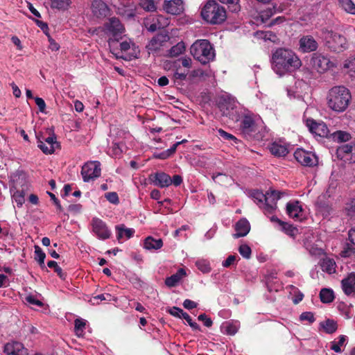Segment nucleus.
<instances>
[{"label": "nucleus", "instance_id": "nucleus-1", "mask_svg": "<svg viewBox=\"0 0 355 355\" xmlns=\"http://www.w3.org/2000/svg\"><path fill=\"white\" fill-rule=\"evenodd\" d=\"M271 66L275 73L283 76L300 69L302 61L291 49L278 48L272 54Z\"/></svg>", "mask_w": 355, "mask_h": 355}, {"label": "nucleus", "instance_id": "nucleus-2", "mask_svg": "<svg viewBox=\"0 0 355 355\" xmlns=\"http://www.w3.org/2000/svg\"><path fill=\"white\" fill-rule=\"evenodd\" d=\"M351 100L349 90L344 86L332 87L328 94V106L336 112H344L349 106Z\"/></svg>", "mask_w": 355, "mask_h": 355}, {"label": "nucleus", "instance_id": "nucleus-3", "mask_svg": "<svg viewBox=\"0 0 355 355\" xmlns=\"http://www.w3.org/2000/svg\"><path fill=\"white\" fill-rule=\"evenodd\" d=\"M202 19L211 24H220L225 21V8L215 0H208L201 9Z\"/></svg>", "mask_w": 355, "mask_h": 355}, {"label": "nucleus", "instance_id": "nucleus-4", "mask_svg": "<svg viewBox=\"0 0 355 355\" xmlns=\"http://www.w3.org/2000/svg\"><path fill=\"white\" fill-rule=\"evenodd\" d=\"M190 53L195 59L205 64L215 58V51L207 40H198L190 48Z\"/></svg>", "mask_w": 355, "mask_h": 355}, {"label": "nucleus", "instance_id": "nucleus-5", "mask_svg": "<svg viewBox=\"0 0 355 355\" xmlns=\"http://www.w3.org/2000/svg\"><path fill=\"white\" fill-rule=\"evenodd\" d=\"M281 194L277 191H271L266 194L257 191L253 193V198L265 212L270 214L277 208V202L281 198Z\"/></svg>", "mask_w": 355, "mask_h": 355}, {"label": "nucleus", "instance_id": "nucleus-6", "mask_svg": "<svg viewBox=\"0 0 355 355\" xmlns=\"http://www.w3.org/2000/svg\"><path fill=\"white\" fill-rule=\"evenodd\" d=\"M323 39L326 46L334 52L343 51L347 47L345 37L333 31L324 32Z\"/></svg>", "mask_w": 355, "mask_h": 355}, {"label": "nucleus", "instance_id": "nucleus-7", "mask_svg": "<svg viewBox=\"0 0 355 355\" xmlns=\"http://www.w3.org/2000/svg\"><path fill=\"white\" fill-rule=\"evenodd\" d=\"M311 64L319 73H323L334 67V63L329 58L320 53H315L311 58Z\"/></svg>", "mask_w": 355, "mask_h": 355}, {"label": "nucleus", "instance_id": "nucleus-8", "mask_svg": "<svg viewBox=\"0 0 355 355\" xmlns=\"http://www.w3.org/2000/svg\"><path fill=\"white\" fill-rule=\"evenodd\" d=\"M101 173V163L98 161H91L85 163L81 169L83 181L88 182L100 177Z\"/></svg>", "mask_w": 355, "mask_h": 355}, {"label": "nucleus", "instance_id": "nucleus-9", "mask_svg": "<svg viewBox=\"0 0 355 355\" xmlns=\"http://www.w3.org/2000/svg\"><path fill=\"white\" fill-rule=\"evenodd\" d=\"M294 157L303 166L313 167L318 163V157L315 153L302 148H297L294 153Z\"/></svg>", "mask_w": 355, "mask_h": 355}, {"label": "nucleus", "instance_id": "nucleus-10", "mask_svg": "<svg viewBox=\"0 0 355 355\" xmlns=\"http://www.w3.org/2000/svg\"><path fill=\"white\" fill-rule=\"evenodd\" d=\"M120 49L121 53L125 55H116L117 58H123L125 60H131L137 57L139 50L131 40H125L120 43Z\"/></svg>", "mask_w": 355, "mask_h": 355}, {"label": "nucleus", "instance_id": "nucleus-11", "mask_svg": "<svg viewBox=\"0 0 355 355\" xmlns=\"http://www.w3.org/2000/svg\"><path fill=\"white\" fill-rule=\"evenodd\" d=\"M92 232L101 240H106L111 236V231L106 223L98 218H94L92 220Z\"/></svg>", "mask_w": 355, "mask_h": 355}, {"label": "nucleus", "instance_id": "nucleus-12", "mask_svg": "<svg viewBox=\"0 0 355 355\" xmlns=\"http://www.w3.org/2000/svg\"><path fill=\"white\" fill-rule=\"evenodd\" d=\"M305 123L309 131L313 134L322 137H324L328 135L329 130L324 123L317 122L312 119H306L305 120Z\"/></svg>", "mask_w": 355, "mask_h": 355}, {"label": "nucleus", "instance_id": "nucleus-13", "mask_svg": "<svg viewBox=\"0 0 355 355\" xmlns=\"http://www.w3.org/2000/svg\"><path fill=\"white\" fill-rule=\"evenodd\" d=\"M162 7L166 12L173 15H180L184 10L183 0H165Z\"/></svg>", "mask_w": 355, "mask_h": 355}, {"label": "nucleus", "instance_id": "nucleus-14", "mask_svg": "<svg viewBox=\"0 0 355 355\" xmlns=\"http://www.w3.org/2000/svg\"><path fill=\"white\" fill-rule=\"evenodd\" d=\"M337 155L341 159L355 163V144H346L337 149Z\"/></svg>", "mask_w": 355, "mask_h": 355}, {"label": "nucleus", "instance_id": "nucleus-15", "mask_svg": "<svg viewBox=\"0 0 355 355\" xmlns=\"http://www.w3.org/2000/svg\"><path fill=\"white\" fill-rule=\"evenodd\" d=\"M106 29L116 40H119V37L124 32V27L116 17H112L106 24Z\"/></svg>", "mask_w": 355, "mask_h": 355}, {"label": "nucleus", "instance_id": "nucleus-16", "mask_svg": "<svg viewBox=\"0 0 355 355\" xmlns=\"http://www.w3.org/2000/svg\"><path fill=\"white\" fill-rule=\"evenodd\" d=\"M300 50L303 53L313 52L317 50L318 44L311 35L303 36L299 41Z\"/></svg>", "mask_w": 355, "mask_h": 355}, {"label": "nucleus", "instance_id": "nucleus-17", "mask_svg": "<svg viewBox=\"0 0 355 355\" xmlns=\"http://www.w3.org/2000/svg\"><path fill=\"white\" fill-rule=\"evenodd\" d=\"M242 132L246 136H252L257 131V123L252 115L245 114L241 121Z\"/></svg>", "mask_w": 355, "mask_h": 355}, {"label": "nucleus", "instance_id": "nucleus-18", "mask_svg": "<svg viewBox=\"0 0 355 355\" xmlns=\"http://www.w3.org/2000/svg\"><path fill=\"white\" fill-rule=\"evenodd\" d=\"M150 180L154 185L161 188L168 187L172 184L171 178L164 172H157L150 175Z\"/></svg>", "mask_w": 355, "mask_h": 355}, {"label": "nucleus", "instance_id": "nucleus-19", "mask_svg": "<svg viewBox=\"0 0 355 355\" xmlns=\"http://www.w3.org/2000/svg\"><path fill=\"white\" fill-rule=\"evenodd\" d=\"M3 352L6 355H28V350L19 342L8 343L5 345Z\"/></svg>", "mask_w": 355, "mask_h": 355}, {"label": "nucleus", "instance_id": "nucleus-20", "mask_svg": "<svg viewBox=\"0 0 355 355\" xmlns=\"http://www.w3.org/2000/svg\"><path fill=\"white\" fill-rule=\"evenodd\" d=\"M93 14L98 18L105 17L109 14V8L103 0H93L92 3Z\"/></svg>", "mask_w": 355, "mask_h": 355}, {"label": "nucleus", "instance_id": "nucleus-21", "mask_svg": "<svg viewBox=\"0 0 355 355\" xmlns=\"http://www.w3.org/2000/svg\"><path fill=\"white\" fill-rule=\"evenodd\" d=\"M341 286L347 295L355 294V272L349 274L341 281Z\"/></svg>", "mask_w": 355, "mask_h": 355}, {"label": "nucleus", "instance_id": "nucleus-22", "mask_svg": "<svg viewBox=\"0 0 355 355\" xmlns=\"http://www.w3.org/2000/svg\"><path fill=\"white\" fill-rule=\"evenodd\" d=\"M235 232L234 234V238H239L246 236L250 230V225L248 220L245 218L240 219L235 224Z\"/></svg>", "mask_w": 355, "mask_h": 355}, {"label": "nucleus", "instance_id": "nucleus-23", "mask_svg": "<svg viewBox=\"0 0 355 355\" xmlns=\"http://www.w3.org/2000/svg\"><path fill=\"white\" fill-rule=\"evenodd\" d=\"M288 215L294 219H299L302 215V208L299 201L289 202L286 205Z\"/></svg>", "mask_w": 355, "mask_h": 355}, {"label": "nucleus", "instance_id": "nucleus-24", "mask_svg": "<svg viewBox=\"0 0 355 355\" xmlns=\"http://www.w3.org/2000/svg\"><path fill=\"white\" fill-rule=\"evenodd\" d=\"M270 153L277 157H284L288 153V146L281 142H273L269 147Z\"/></svg>", "mask_w": 355, "mask_h": 355}, {"label": "nucleus", "instance_id": "nucleus-25", "mask_svg": "<svg viewBox=\"0 0 355 355\" xmlns=\"http://www.w3.org/2000/svg\"><path fill=\"white\" fill-rule=\"evenodd\" d=\"M187 275L183 268H179L175 274L167 277L165 279V284L168 287H174L179 284L181 279Z\"/></svg>", "mask_w": 355, "mask_h": 355}, {"label": "nucleus", "instance_id": "nucleus-26", "mask_svg": "<svg viewBox=\"0 0 355 355\" xmlns=\"http://www.w3.org/2000/svg\"><path fill=\"white\" fill-rule=\"evenodd\" d=\"M116 238L119 241L125 238L129 239L133 236L135 231L132 228H127L123 224L116 226Z\"/></svg>", "mask_w": 355, "mask_h": 355}, {"label": "nucleus", "instance_id": "nucleus-27", "mask_svg": "<svg viewBox=\"0 0 355 355\" xmlns=\"http://www.w3.org/2000/svg\"><path fill=\"white\" fill-rule=\"evenodd\" d=\"M338 340H334L330 343V349L336 353H341L347 344V336L340 335L338 338Z\"/></svg>", "mask_w": 355, "mask_h": 355}, {"label": "nucleus", "instance_id": "nucleus-28", "mask_svg": "<svg viewBox=\"0 0 355 355\" xmlns=\"http://www.w3.org/2000/svg\"><path fill=\"white\" fill-rule=\"evenodd\" d=\"M320 327L328 334L335 333L338 329L337 322L332 319H327L320 323Z\"/></svg>", "mask_w": 355, "mask_h": 355}, {"label": "nucleus", "instance_id": "nucleus-29", "mask_svg": "<svg viewBox=\"0 0 355 355\" xmlns=\"http://www.w3.org/2000/svg\"><path fill=\"white\" fill-rule=\"evenodd\" d=\"M271 220L277 221L282 227V230L288 235L295 237L298 232V230L293 227L292 225L287 223H284L279 220L277 218L272 216Z\"/></svg>", "mask_w": 355, "mask_h": 355}, {"label": "nucleus", "instance_id": "nucleus-30", "mask_svg": "<svg viewBox=\"0 0 355 355\" xmlns=\"http://www.w3.org/2000/svg\"><path fill=\"white\" fill-rule=\"evenodd\" d=\"M163 245V242L161 239H155L151 236L147 237L144 243L145 249L148 250L160 249Z\"/></svg>", "mask_w": 355, "mask_h": 355}, {"label": "nucleus", "instance_id": "nucleus-31", "mask_svg": "<svg viewBox=\"0 0 355 355\" xmlns=\"http://www.w3.org/2000/svg\"><path fill=\"white\" fill-rule=\"evenodd\" d=\"M320 266L322 271L329 275L334 274L336 272V264L333 259H323L320 263Z\"/></svg>", "mask_w": 355, "mask_h": 355}, {"label": "nucleus", "instance_id": "nucleus-32", "mask_svg": "<svg viewBox=\"0 0 355 355\" xmlns=\"http://www.w3.org/2000/svg\"><path fill=\"white\" fill-rule=\"evenodd\" d=\"M240 327V323L236 322H226L223 324L221 328L223 332L227 335L233 336L236 334Z\"/></svg>", "mask_w": 355, "mask_h": 355}, {"label": "nucleus", "instance_id": "nucleus-33", "mask_svg": "<svg viewBox=\"0 0 355 355\" xmlns=\"http://www.w3.org/2000/svg\"><path fill=\"white\" fill-rule=\"evenodd\" d=\"M277 278V272H271L268 273L266 276V286L268 291H278L279 289H281L282 286L281 284L275 283L272 284V280Z\"/></svg>", "mask_w": 355, "mask_h": 355}, {"label": "nucleus", "instance_id": "nucleus-34", "mask_svg": "<svg viewBox=\"0 0 355 355\" xmlns=\"http://www.w3.org/2000/svg\"><path fill=\"white\" fill-rule=\"evenodd\" d=\"M343 68L351 77H355V55L345 61Z\"/></svg>", "mask_w": 355, "mask_h": 355}, {"label": "nucleus", "instance_id": "nucleus-35", "mask_svg": "<svg viewBox=\"0 0 355 355\" xmlns=\"http://www.w3.org/2000/svg\"><path fill=\"white\" fill-rule=\"evenodd\" d=\"M71 3V0H51V6L59 10H66Z\"/></svg>", "mask_w": 355, "mask_h": 355}, {"label": "nucleus", "instance_id": "nucleus-36", "mask_svg": "<svg viewBox=\"0 0 355 355\" xmlns=\"http://www.w3.org/2000/svg\"><path fill=\"white\" fill-rule=\"evenodd\" d=\"M320 298L323 303H330L334 299V291L330 288H322L320 292Z\"/></svg>", "mask_w": 355, "mask_h": 355}, {"label": "nucleus", "instance_id": "nucleus-37", "mask_svg": "<svg viewBox=\"0 0 355 355\" xmlns=\"http://www.w3.org/2000/svg\"><path fill=\"white\" fill-rule=\"evenodd\" d=\"M162 43L160 36H156L152 38L146 47L150 52H157L160 49Z\"/></svg>", "mask_w": 355, "mask_h": 355}, {"label": "nucleus", "instance_id": "nucleus-38", "mask_svg": "<svg viewBox=\"0 0 355 355\" xmlns=\"http://www.w3.org/2000/svg\"><path fill=\"white\" fill-rule=\"evenodd\" d=\"M195 264L198 269L202 273H209L211 270L210 263L207 259H198Z\"/></svg>", "mask_w": 355, "mask_h": 355}, {"label": "nucleus", "instance_id": "nucleus-39", "mask_svg": "<svg viewBox=\"0 0 355 355\" xmlns=\"http://www.w3.org/2000/svg\"><path fill=\"white\" fill-rule=\"evenodd\" d=\"M185 51V44L183 42H178L176 45L171 47L169 50L171 57H177L182 54Z\"/></svg>", "mask_w": 355, "mask_h": 355}, {"label": "nucleus", "instance_id": "nucleus-40", "mask_svg": "<svg viewBox=\"0 0 355 355\" xmlns=\"http://www.w3.org/2000/svg\"><path fill=\"white\" fill-rule=\"evenodd\" d=\"M338 3L346 12L355 15V4L352 0H338Z\"/></svg>", "mask_w": 355, "mask_h": 355}, {"label": "nucleus", "instance_id": "nucleus-41", "mask_svg": "<svg viewBox=\"0 0 355 355\" xmlns=\"http://www.w3.org/2000/svg\"><path fill=\"white\" fill-rule=\"evenodd\" d=\"M220 3L227 4L231 12H238L241 10L240 0H218Z\"/></svg>", "mask_w": 355, "mask_h": 355}, {"label": "nucleus", "instance_id": "nucleus-42", "mask_svg": "<svg viewBox=\"0 0 355 355\" xmlns=\"http://www.w3.org/2000/svg\"><path fill=\"white\" fill-rule=\"evenodd\" d=\"M35 260H37L38 261L41 268H45L44 259L46 257V254L43 252L42 248L37 245L35 246Z\"/></svg>", "mask_w": 355, "mask_h": 355}, {"label": "nucleus", "instance_id": "nucleus-43", "mask_svg": "<svg viewBox=\"0 0 355 355\" xmlns=\"http://www.w3.org/2000/svg\"><path fill=\"white\" fill-rule=\"evenodd\" d=\"M212 180L217 183L220 184H224L225 183H228L230 180V178L225 174L221 173H214L211 175Z\"/></svg>", "mask_w": 355, "mask_h": 355}, {"label": "nucleus", "instance_id": "nucleus-44", "mask_svg": "<svg viewBox=\"0 0 355 355\" xmlns=\"http://www.w3.org/2000/svg\"><path fill=\"white\" fill-rule=\"evenodd\" d=\"M139 5L148 12H153L157 9L154 0H140Z\"/></svg>", "mask_w": 355, "mask_h": 355}, {"label": "nucleus", "instance_id": "nucleus-45", "mask_svg": "<svg viewBox=\"0 0 355 355\" xmlns=\"http://www.w3.org/2000/svg\"><path fill=\"white\" fill-rule=\"evenodd\" d=\"M12 198L13 202H15L19 207H21L24 203L25 199L23 191H15L12 196Z\"/></svg>", "mask_w": 355, "mask_h": 355}, {"label": "nucleus", "instance_id": "nucleus-46", "mask_svg": "<svg viewBox=\"0 0 355 355\" xmlns=\"http://www.w3.org/2000/svg\"><path fill=\"white\" fill-rule=\"evenodd\" d=\"M85 321L81 318H78L75 320V327L74 330L75 333L78 336H83V331L85 328Z\"/></svg>", "mask_w": 355, "mask_h": 355}, {"label": "nucleus", "instance_id": "nucleus-47", "mask_svg": "<svg viewBox=\"0 0 355 355\" xmlns=\"http://www.w3.org/2000/svg\"><path fill=\"white\" fill-rule=\"evenodd\" d=\"M37 146L45 154H52L55 151V146H48L47 144L43 141H39L37 142Z\"/></svg>", "mask_w": 355, "mask_h": 355}, {"label": "nucleus", "instance_id": "nucleus-48", "mask_svg": "<svg viewBox=\"0 0 355 355\" xmlns=\"http://www.w3.org/2000/svg\"><path fill=\"white\" fill-rule=\"evenodd\" d=\"M239 252L241 255L245 259H250L251 257V248L246 244H242L239 248Z\"/></svg>", "mask_w": 355, "mask_h": 355}, {"label": "nucleus", "instance_id": "nucleus-49", "mask_svg": "<svg viewBox=\"0 0 355 355\" xmlns=\"http://www.w3.org/2000/svg\"><path fill=\"white\" fill-rule=\"evenodd\" d=\"M354 254L355 248L349 244H346L340 253L343 257H349Z\"/></svg>", "mask_w": 355, "mask_h": 355}, {"label": "nucleus", "instance_id": "nucleus-50", "mask_svg": "<svg viewBox=\"0 0 355 355\" xmlns=\"http://www.w3.org/2000/svg\"><path fill=\"white\" fill-rule=\"evenodd\" d=\"M300 319L301 321H308L310 324L313 323L315 320L314 314L312 312L309 311L303 312L300 315Z\"/></svg>", "mask_w": 355, "mask_h": 355}, {"label": "nucleus", "instance_id": "nucleus-51", "mask_svg": "<svg viewBox=\"0 0 355 355\" xmlns=\"http://www.w3.org/2000/svg\"><path fill=\"white\" fill-rule=\"evenodd\" d=\"M47 266L49 268H54L55 272L59 275L60 277L62 279L64 277V275L62 272V268L58 265L56 261H49L47 263Z\"/></svg>", "mask_w": 355, "mask_h": 355}, {"label": "nucleus", "instance_id": "nucleus-52", "mask_svg": "<svg viewBox=\"0 0 355 355\" xmlns=\"http://www.w3.org/2000/svg\"><path fill=\"white\" fill-rule=\"evenodd\" d=\"M105 197L110 202L114 205H117L119 202V196L116 192L106 193Z\"/></svg>", "mask_w": 355, "mask_h": 355}, {"label": "nucleus", "instance_id": "nucleus-53", "mask_svg": "<svg viewBox=\"0 0 355 355\" xmlns=\"http://www.w3.org/2000/svg\"><path fill=\"white\" fill-rule=\"evenodd\" d=\"M276 12L275 6H273L272 8H268L261 13V17L262 18V20L264 21V19H268L270 17H272L275 13Z\"/></svg>", "mask_w": 355, "mask_h": 355}, {"label": "nucleus", "instance_id": "nucleus-54", "mask_svg": "<svg viewBox=\"0 0 355 355\" xmlns=\"http://www.w3.org/2000/svg\"><path fill=\"white\" fill-rule=\"evenodd\" d=\"M218 136L224 140H232L234 142L236 141L237 139L232 135L225 132L222 129L218 130Z\"/></svg>", "mask_w": 355, "mask_h": 355}, {"label": "nucleus", "instance_id": "nucleus-55", "mask_svg": "<svg viewBox=\"0 0 355 355\" xmlns=\"http://www.w3.org/2000/svg\"><path fill=\"white\" fill-rule=\"evenodd\" d=\"M345 209L349 215L355 213V198L350 199L345 205Z\"/></svg>", "mask_w": 355, "mask_h": 355}, {"label": "nucleus", "instance_id": "nucleus-56", "mask_svg": "<svg viewBox=\"0 0 355 355\" xmlns=\"http://www.w3.org/2000/svg\"><path fill=\"white\" fill-rule=\"evenodd\" d=\"M168 312L173 316L182 318V315L184 311L182 309L178 308L177 306H173L168 309Z\"/></svg>", "mask_w": 355, "mask_h": 355}, {"label": "nucleus", "instance_id": "nucleus-57", "mask_svg": "<svg viewBox=\"0 0 355 355\" xmlns=\"http://www.w3.org/2000/svg\"><path fill=\"white\" fill-rule=\"evenodd\" d=\"M198 320L204 322V324L207 327H210L212 325V320L208 318L206 314L202 313L198 316Z\"/></svg>", "mask_w": 355, "mask_h": 355}, {"label": "nucleus", "instance_id": "nucleus-58", "mask_svg": "<svg viewBox=\"0 0 355 355\" xmlns=\"http://www.w3.org/2000/svg\"><path fill=\"white\" fill-rule=\"evenodd\" d=\"M236 257L235 255H230L225 261H223L222 266L225 268L230 267L236 261Z\"/></svg>", "mask_w": 355, "mask_h": 355}, {"label": "nucleus", "instance_id": "nucleus-59", "mask_svg": "<svg viewBox=\"0 0 355 355\" xmlns=\"http://www.w3.org/2000/svg\"><path fill=\"white\" fill-rule=\"evenodd\" d=\"M35 101L36 105L38 106L40 111L44 112L46 107V103L44 101L42 98L36 97L35 98Z\"/></svg>", "mask_w": 355, "mask_h": 355}, {"label": "nucleus", "instance_id": "nucleus-60", "mask_svg": "<svg viewBox=\"0 0 355 355\" xmlns=\"http://www.w3.org/2000/svg\"><path fill=\"white\" fill-rule=\"evenodd\" d=\"M44 142H46L48 146H55V148L58 147V144L56 141V137L54 135L48 137L45 139Z\"/></svg>", "mask_w": 355, "mask_h": 355}, {"label": "nucleus", "instance_id": "nucleus-61", "mask_svg": "<svg viewBox=\"0 0 355 355\" xmlns=\"http://www.w3.org/2000/svg\"><path fill=\"white\" fill-rule=\"evenodd\" d=\"M183 306L187 309H193L194 308H196L197 303L189 299H187L184 301Z\"/></svg>", "mask_w": 355, "mask_h": 355}, {"label": "nucleus", "instance_id": "nucleus-62", "mask_svg": "<svg viewBox=\"0 0 355 355\" xmlns=\"http://www.w3.org/2000/svg\"><path fill=\"white\" fill-rule=\"evenodd\" d=\"M26 301L33 305H36L38 306H42V302L37 299H35L33 296L29 295L26 297Z\"/></svg>", "mask_w": 355, "mask_h": 355}, {"label": "nucleus", "instance_id": "nucleus-63", "mask_svg": "<svg viewBox=\"0 0 355 355\" xmlns=\"http://www.w3.org/2000/svg\"><path fill=\"white\" fill-rule=\"evenodd\" d=\"M318 211L323 215L329 214L330 208L328 205H321L319 202H317Z\"/></svg>", "mask_w": 355, "mask_h": 355}, {"label": "nucleus", "instance_id": "nucleus-64", "mask_svg": "<svg viewBox=\"0 0 355 355\" xmlns=\"http://www.w3.org/2000/svg\"><path fill=\"white\" fill-rule=\"evenodd\" d=\"M181 61H182V64L184 67H186L188 69L191 67L192 60L190 58L183 57L181 58Z\"/></svg>", "mask_w": 355, "mask_h": 355}]
</instances>
